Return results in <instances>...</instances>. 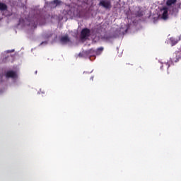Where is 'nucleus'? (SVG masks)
<instances>
[{"label":"nucleus","instance_id":"obj_1","mask_svg":"<svg viewBox=\"0 0 181 181\" xmlns=\"http://www.w3.org/2000/svg\"><path fill=\"white\" fill-rule=\"evenodd\" d=\"M91 35V30L88 28H83L81 32V40H86V39L90 37Z\"/></svg>","mask_w":181,"mask_h":181},{"label":"nucleus","instance_id":"obj_2","mask_svg":"<svg viewBox=\"0 0 181 181\" xmlns=\"http://www.w3.org/2000/svg\"><path fill=\"white\" fill-rule=\"evenodd\" d=\"M99 6H103V8H105V9L109 10L112 8V6L111 5L110 1H105L102 0L99 2Z\"/></svg>","mask_w":181,"mask_h":181},{"label":"nucleus","instance_id":"obj_3","mask_svg":"<svg viewBox=\"0 0 181 181\" xmlns=\"http://www.w3.org/2000/svg\"><path fill=\"white\" fill-rule=\"evenodd\" d=\"M171 63H177L179 60H181V51H176L173 57L170 59Z\"/></svg>","mask_w":181,"mask_h":181},{"label":"nucleus","instance_id":"obj_4","mask_svg":"<svg viewBox=\"0 0 181 181\" xmlns=\"http://www.w3.org/2000/svg\"><path fill=\"white\" fill-rule=\"evenodd\" d=\"M6 78H18V74L15 71L9 70L5 74Z\"/></svg>","mask_w":181,"mask_h":181},{"label":"nucleus","instance_id":"obj_5","mask_svg":"<svg viewBox=\"0 0 181 181\" xmlns=\"http://www.w3.org/2000/svg\"><path fill=\"white\" fill-rule=\"evenodd\" d=\"M73 16L74 18H83V11L76 8L73 11Z\"/></svg>","mask_w":181,"mask_h":181},{"label":"nucleus","instance_id":"obj_6","mask_svg":"<svg viewBox=\"0 0 181 181\" xmlns=\"http://www.w3.org/2000/svg\"><path fill=\"white\" fill-rule=\"evenodd\" d=\"M60 42L64 44L69 43V42H70V38H69V36L67 35L63 36L61 37Z\"/></svg>","mask_w":181,"mask_h":181},{"label":"nucleus","instance_id":"obj_7","mask_svg":"<svg viewBox=\"0 0 181 181\" xmlns=\"http://www.w3.org/2000/svg\"><path fill=\"white\" fill-rule=\"evenodd\" d=\"M161 11H163V16H162L163 19H167L168 16V7H163Z\"/></svg>","mask_w":181,"mask_h":181},{"label":"nucleus","instance_id":"obj_8","mask_svg":"<svg viewBox=\"0 0 181 181\" xmlns=\"http://www.w3.org/2000/svg\"><path fill=\"white\" fill-rule=\"evenodd\" d=\"M177 2V0H167L166 5L167 6H172V5H175Z\"/></svg>","mask_w":181,"mask_h":181},{"label":"nucleus","instance_id":"obj_9","mask_svg":"<svg viewBox=\"0 0 181 181\" xmlns=\"http://www.w3.org/2000/svg\"><path fill=\"white\" fill-rule=\"evenodd\" d=\"M8 6L4 3H0V11H6Z\"/></svg>","mask_w":181,"mask_h":181},{"label":"nucleus","instance_id":"obj_10","mask_svg":"<svg viewBox=\"0 0 181 181\" xmlns=\"http://www.w3.org/2000/svg\"><path fill=\"white\" fill-rule=\"evenodd\" d=\"M104 51V48L103 47H100L99 48H98L96 49V51L95 52V54H97L98 56H99V54H101L103 53V52Z\"/></svg>","mask_w":181,"mask_h":181},{"label":"nucleus","instance_id":"obj_11","mask_svg":"<svg viewBox=\"0 0 181 181\" xmlns=\"http://www.w3.org/2000/svg\"><path fill=\"white\" fill-rule=\"evenodd\" d=\"M62 4V1L60 0H54L51 2V5H55V6H59Z\"/></svg>","mask_w":181,"mask_h":181},{"label":"nucleus","instance_id":"obj_12","mask_svg":"<svg viewBox=\"0 0 181 181\" xmlns=\"http://www.w3.org/2000/svg\"><path fill=\"white\" fill-rule=\"evenodd\" d=\"M103 39L105 40H110V39H112V35H105L103 36Z\"/></svg>","mask_w":181,"mask_h":181},{"label":"nucleus","instance_id":"obj_13","mask_svg":"<svg viewBox=\"0 0 181 181\" xmlns=\"http://www.w3.org/2000/svg\"><path fill=\"white\" fill-rule=\"evenodd\" d=\"M93 52H94L93 49H89V50L86 51V54L91 55V53H93Z\"/></svg>","mask_w":181,"mask_h":181},{"label":"nucleus","instance_id":"obj_14","mask_svg":"<svg viewBox=\"0 0 181 181\" xmlns=\"http://www.w3.org/2000/svg\"><path fill=\"white\" fill-rule=\"evenodd\" d=\"M90 79H91V80H94V77L92 76V77L90 78Z\"/></svg>","mask_w":181,"mask_h":181}]
</instances>
